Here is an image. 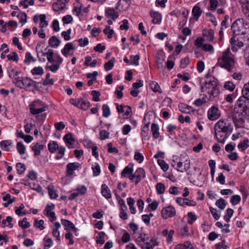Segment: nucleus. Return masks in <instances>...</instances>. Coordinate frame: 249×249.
I'll return each instance as SVG.
<instances>
[{"label":"nucleus","instance_id":"1","mask_svg":"<svg viewBox=\"0 0 249 249\" xmlns=\"http://www.w3.org/2000/svg\"><path fill=\"white\" fill-rule=\"evenodd\" d=\"M214 129L218 142L224 143L231 133L233 127L228 119H221L214 124Z\"/></svg>","mask_w":249,"mask_h":249},{"label":"nucleus","instance_id":"2","mask_svg":"<svg viewBox=\"0 0 249 249\" xmlns=\"http://www.w3.org/2000/svg\"><path fill=\"white\" fill-rule=\"evenodd\" d=\"M201 92L206 98L209 96V100H212L219 93L217 79L207 74L204 83L201 85Z\"/></svg>","mask_w":249,"mask_h":249},{"label":"nucleus","instance_id":"3","mask_svg":"<svg viewBox=\"0 0 249 249\" xmlns=\"http://www.w3.org/2000/svg\"><path fill=\"white\" fill-rule=\"evenodd\" d=\"M235 64V57L231 52L229 48L222 53V55L218 59V65L221 68H225L231 71Z\"/></svg>","mask_w":249,"mask_h":249},{"label":"nucleus","instance_id":"4","mask_svg":"<svg viewBox=\"0 0 249 249\" xmlns=\"http://www.w3.org/2000/svg\"><path fill=\"white\" fill-rule=\"evenodd\" d=\"M15 84L20 89H24L26 91H33L37 89L36 82L29 77H16Z\"/></svg>","mask_w":249,"mask_h":249},{"label":"nucleus","instance_id":"5","mask_svg":"<svg viewBox=\"0 0 249 249\" xmlns=\"http://www.w3.org/2000/svg\"><path fill=\"white\" fill-rule=\"evenodd\" d=\"M231 30L234 36L246 35L249 31V25L243 18H238L232 24Z\"/></svg>","mask_w":249,"mask_h":249},{"label":"nucleus","instance_id":"6","mask_svg":"<svg viewBox=\"0 0 249 249\" xmlns=\"http://www.w3.org/2000/svg\"><path fill=\"white\" fill-rule=\"evenodd\" d=\"M29 109L30 113L36 115L47 110L48 106L42 102L37 100L30 104Z\"/></svg>","mask_w":249,"mask_h":249},{"label":"nucleus","instance_id":"7","mask_svg":"<svg viewBox=\"0 0 249 249\" xmlns=\"http://www.w3.org/2000/svg\"><path fill=\"white\" fill-rule=\"evenodd\" d=\"M121 176L124 178H128L130 180H135V184H137L145 176V172H121Z\"/></svg>","mask_w":249,"mask_h":249},{"label":"nucleus","instance_id":"8","mask_svg":"<svg viewBox=\"0 0 249 249\" xmlns=\"http://www.w3.org/2000/svg\"><path fill=\"white\" fill-rule=\"evenodd\" d=\"M221 116V112L217 106L213 105L208 111L207 116L211 121L218 119Z\"/></svg>","mask_w":249,"mask_h":249},{"label":"nucleus","instance_id":"9","mask_svg":"<svg viewBox=\"0 0 249 249\" xmlns=\"http://www.w3.org/2000/svg\"><path fill=\"white\" fill-rule=\"evenodd\" d=\"M176 214V209L171 205L164 207L161 211L162 217L165 219L174 216Z\"/></svg>","mask_w":249,"mask_h":249},{"label":"nucleus","instance_id":"10","mask_svg":"<svg viewBox=\"0 0 249 249\" xmlns=\"http://www.w3.org/2000/svg\"><path fill=\"white\" fill-rule=\"evenodd\" d=\"M237 106L239 108H242L241 110L245 115L249 114V100H246L244 97H240L237 100Z\"/></svg>","mask_w":249,"mask_h":249},{"label":"nucleus","instance_id":"11","mask_svg":"<svg viewBox=\"0 0 249 249\" xmlns=\"http://www.w3.org/2000/svg\"><path fill=\"white\" fill-rule=\"evenodd\" d=\"M116 106L118 112L123 113L124 119H127L130 114H132V109L129 106L119 105L118 104H116Z\"/></svg>","mask_w":249,"mask_h":249},{"label":"nucleus","instance_id":"12","mask_svg":"<svg viewBox=\"0 0 249 249\" xmlns=\"http://www.w3.org/2000/svg\"><path fill=\"white\" fill-rule=\"evenodd\" d=\"M41 45L38 44L36 46V51L37 54H38L39 53H42L43 56H46L48 61L50 63L55 62L54 57V52L52 49H49L48 52L43 53L42 51L40 50Z\"/></svg>","mask_w":249,"mask_h":249},{"label":"nucleus","instance_id":"13","mask_svg":"<svg viewBox=\"0 0 249 249\" xmlns=\"http://www.w3.org/2000/svg\"><path fill=\"white\" fill-rule=\"evenodd\" d=\"M176 202L180 206H184L186 205L188 206H195L196 205V202L193 200H190L188 198L177 197L176 199Z\"/></svg>","mask_w":249,"mask_h":249},{"label":"nucleus","instance_id":"14","mask_svg":"<svg viewBox=\"0 0 249 249\" xmlns=\"http://www.w3.org/2000/svg\"><path fill=\"white\" fill-rule=\"evenodd\" d=\"M232 120L236 128L244 127V124L245 122V118L241 116L240 115L237 117L236 115L232 116Z\"/></svg>","mask_w":249,"mask_h":249},{"label":"nucleus","instance_id":"15","mask_svg":"<svg viewBox=\"0 0 249 249\" xmlns=\"http://www.w3.org/2000/svg\"><path fill=\"white\" fill-rule=\"evenodd\" d=\"M69 0H57V2L53 4V8L54 11H58L64 9L66 7V3L68 2Z\"/></svg>","mask_w":249,"mask_h":249},{"label":"nucleus","instance_id":"16","mask_svg":"<svg viewBox=\"0 0 249 249\" xmlns=\"http://www.w3.org/2000/svg\"><path fill=\"white\" fill-rule=\"evenodd\" d=\"M178 108L179 111L183 113L188 114L190 112H194L195 109L191 106L187 105L184 103H180L178 104Z\"/></svg>","mask_w":249,"mask_h":249},{"label":"nucleus","instance_id":"17","mask_svg":"<svg viewBox=\"0 0 249 249\" xmlns=\"http://www.w3.org/2000/svg\"><path fill=\"white\" fill-rule=\"evenodd\" d=\"M151 17L153 18L152 22L154 24H160L161 21L162 16L161 14L152 10L149 12Z\"/></svg>","mask_w":249,"mask_h":249},{"label":"nucleus","instance_id":"18","mask_svg":"<svg viewBox=\"0 0 249 249\" xmlns=\"http://www.w3.org/2000/svg\"><path fill=\"white\" fill-rule=\"evenodd\" d=\"M63 140L69 148H71L70 146L73 145L75 142L71 133L66 134L63 137Z\"/></svg>","mask_w":249,"mask_h":249},{"label":"nucleus","instance_id":"19","mask_svg":"<svg viewBox=\"0 0 249 249\" xmlns=\"http://www.w3.org/2000/svg\"><path fill=\"white\" fill-rule=\"evenodd\" d=\"M203 36L206 37V40L212 41L214 38V31L211 29H204L202 32Z\"/></svg>","mask_w":249,"mask_h":249},{"label":"nucleus","instance_id":"20","mask_svg":"<svg viewBox=\"0 0 249 249\" xmlns=\"http://www.w3.org/2000/svg\"><path fill=\"white\" fill-rule=\"evenodd\" d=\"M105 15L107 18H111L114 20L119 17L118 13L113 8H107L106 10Z\"/></svg>","mask_w":249,"mask_h":249},{"label":"nucleus","instance_id":"21","mask_svg":"<svg viewBox=\"0 0 249 249\" xmlns=\"http://www.w3.org/2000/svg\"><path fill=\"white\" fill-rule=\"evenodd\" d=\"M158 245V242L154 239H151L149 242L139 245L142 249H153V247Z\"/></svg>","mask_w":249,"mask_h":249},{"label":"nucleus","instance_id":"22","mask_svg":"<svg viewBox=\"0 0 249 249\" xmlns=\"http://www.w3.org/2000/svg\"><path fill=\"white\" fill-rule=\"evenodd\" d=\"M101 194L106 198L109 199L111 197L110 191L107 185L105 184L102 185Z\"/></svg>","mask_w":249,"mask_h":249},{"label":"nucleus","instance_id":"23","mask_svg":"<svg viewBox=\"0 0 249 249\" xmlns=\"http://www.w3.org/2000/svg\"><path fill=\"white\" fill-rule=\"evenodd\" d=\"M60 227V224L59 222H55L54 224V226L53 227V231L52 232V234L54 237H56V240L58 241H60V233L58 231L59 228Z\"/></svg>","mask_w":249,"mask_h":249},{"label":"nucleus","instance_id":"24","mask_svg":"<svg viewBox=\"0 0 249 249\" xmlns=\"http://www.w3.org/2000/svg\"><path fill=\"white\" fill-rule=\"evenodd\" d=\"M60 42V40L54 36H51L49 40V45L52 48H57Z\"/></svg>","mask_w":249,"mask_h":249},{"label":"nucleus","instance_id":"25","mask_svg":"<svg viewBox=\"0 0 249 249\" xmlns=\"http://www.w3.org/2000/svg\"><path fill=\"white\" fill-rule=\"evenodd\" d=\"M61 223L65 227V229L66 230L74 229L75 231L76 229L75 228L73 224L68 220L64 219H61Z\"/></svg>","mask_w":249,"mask_h":249},{"label":"nucleus","instance_id":"26","mask_svg":"<svg viewBox=\"0 0 249 249\" xmlns=\"http://www.w3.org/2000/svg\"><path fill=\"white\" fill-rule=\"evenodd\" d=\"M151 131L152 135L154 139H157L160 135L159 127L157 124L153 123L151 125Z\"/></svg>","mask_w":249,"mask_h":249},{"label":"nucleus","instance_id":"27","mask_svg":"<svg viewBox=\"0 0 249 249\" xmlns=\"http://www.w3.org/2000/svg\"><path fill=\"white\" fill-rule=\"evenodd\" d=\"M49 195L51 199H56L58 196L55 191L54 190V187L53 185L50 184L47 187Z\"/></svg>","mask_w":249,"mask_h":249},{"label":"nucleus","instance_id":"28","mask_svg":"<svg viewBox=\"0 0 249 249\" xmlns=\"http://www.w3.org/2000/svg\"><path fill=\"white\" fill-rule=\"evenodd\" d=\"M202 10L200 7L196 5L192 9V14L196 18L197 20L199 17L201 16L202 13Z\"/></svg>","mask_w":249,"mask_h":249},{"label":"nucleus","instance_id":"29","mask_svg":"<svg viewBox=\"0 0 249 249\" xmlns=\"http://www.w3.org/2000/svg\"><path fill=\"white\" fill-rule=\"evenodd\" d=\"M44 147V146L43 145L39 144L38 143H36L32 147V149L34 152L35 156H38L40 154V150H43Z\"/></svg>","mask_w":249,"mask_h":249},{"label":"nucleus","instance_id":"30","mask_svg":"<svg viewBox=\"0 0 249 249\" xmlns=\"http://www.w3.org/2000/svg\"><path fill=\"white\" fill-rule=\"evenodd\" d=\"M44 249H48L53 245V241L47 235L45 236L43 239Z\"/></svg>","mask_w":249,"mask_h":249},{"label":"nucleus","instance_id":"31","mask_svg":"<svg viewBox=\"0 0 249 249\" xmlns=\"http://www.w3.org/2000/svg\"><path fill=\"white\" fill-rule=\"evenodd\" d=\"M48 149L51 153H54L59 147L58 143L54 141L50 142L48 145Z\"/></svg>","mask_w":249,"mask_h":249},{"label":"nucleus","instance_id":"32","mask_svg":"<svg viewBox=\"0 0 249 249\" xmlns=\"http://www.w3.org/2000/svg\"><path fill=\"white\" fill-rule=\"evenodd\" d=\"M74 49V48H73L71 43H68L65 45L64 48L62 50L61 52L64 55L67 56L69 52L71 50Z\"/></svg>","mask_w":249,"mask_h":249},{"label":"nucleus","instance_id":"33","mask_svg":"<svg viewBox=\"0 0 249 249\" xmlns=\"http://www.w3.org/2000/svg\"><path fill=\"white\" fill-rule=\"evenodd\" d=\"M249 142V139L246 138L238 144L237 147L239 149H241L242 151H244L249 147V144H248Z\"/></svg>","mask_w":249,"mask_h":249},{"label":"nucleus","instance_id":"34","mask_svg":"<svg viewBox=\"0 0 249 249\" xmlns=\"http://www.w3.org/2000/svg\"><path fill=\"white\" fill-rule=\"evenodd\" d=\"M230 43L231 45L237 46V48H241L244 46V43L238 39H236L235 36L232 37L231 38Z\"/></svg>","mask_w":249,"mask_h":249},{"label":"nucleus","instance_id":"35","mask_svg":"<svg viewBox=\"0 0 249 249\" xmlns=\"http://www.w3.org/2000/svg\"><path fill=\"white\" fill-rule=\"evenodd\" d=\"M106 234L103 231L99 232L97 236L96 237V242L97 244H103L105 243V237Z\"/></svg>","mask_w":249,"mask_h":249},{"label":"nucleus","instance_id":"36","mask_svg":"<svg viewBox=\"0 0 249 249\" xmlns=\"http://www.w3.org/2000/svg\"><path fill=\"white\" fill-rule=\"evenodd\" d=\"M115 61V58L112 57L110 60H109L107 62H106L104 64V68L105 70L107 71H108L112 69V68L114 67V63Z\"/></svg>","mask_w":249,"mask_h":249},{"label":"nucleus","instance_id":"37","mask_svg":"<svg viewBox=\"0 0 249 249\" xmlns=\"http://www.w3.org/2000/svg\"><path fill=\"white\" fill-rule=\"evenodd\" d=\"M39 18L40 20V22L39 23V27L41 28H43L48 26V23L47 21L46 20V17L45 14H41L39 16Z\"/></svg>","mask_w":249,"mask_h":249},{"label":"nucleus","instance_id":"38","mask_svg":"<svg viewBox=\"0 0 249 249\" xmlns=\"http://www.w3.org/2000/svg\"><path fill=\"white\" fill-rule=\"evenodd\" d=\"M30 187L31 189L34 190L37 192L40 193L41 195H43L42 188L38 184H36L35 183H30Z\"/></svg>","mask_w":249,"mask_h":249},{"label":"nucleus","instance_id":"39","mask_svg":"<svg viewBox=\"0 0 249 249\" xmlns=\"http://www.w3.org/2000/svg\"><path fill=\"white\" fill-rule=\"evenodd\" d=\"M149 123L144 124L142 127L141 133V135L142 138H146V137H148L147 139H149V137H148V132L149 130Z\"/></svg>","mask_w":249,"mask_h":249},{"label":"nucleus","instance_id":"40","mask_svg":"<svg viewBox=\"0 0 249 249\" xmlns=\"http://www.w3.org/2000/svg\"><path fill=\"white\" fill-rule=\"evenodd\" d=\"M187 216L189 218L188 223L190 225H192L197 218L196 215L192 212H189L187 214Z\"/></svg>","mask_w":249,"mask_h":249},{"label":"nucleus","instance_id":"41","mask_svg":"<svg viewBox=\"0 0 249 249\" xmlns=\"http://www.w3.org/2000/svg\"><path fill=\"white\" fill-rule=\"evenodd\" d=\"M233 213V210L232 209L228 208L226 211L225 215L224 216V219L227 222H229L230 220L231 217L232 216Z\"/></svg>","mask_w":249,"mask_h":249},{"label":"nucleus","instance_id":"42","mask_svg":"<svg viewBox=\"0 0 249 249\" xmlns=\"http://www.w3.org/2000/svg\"><path fill=\"white\" fill-rule=\"evenodd\" d=\"M148 240V237H146L145 234H141L140 236L137 239L136 243L138 245H142L146 241Z\"/></svg>","mask_w":249,"mask_h":249},{"label":"nucleus","instance_id":"43","mask_svg":"<svg viewBox=\"0 0 249 249\" xmlns=\"http://www.w3.org/2000/svg\"><path fill=\"white\" fill-rule=\"evenodd\" d=\"M80 104V108L84 110H87L90 106V103L87 100H79V104Z\"/></svg>","mask_w":249,"mask_h":249},{"label":"nucleus","instance_id":"44","mask_svg":"<svg viewBox=\"0 0 249 249\" xmlns=\"http://www.w3.org/2000/svg\"><path fill=\"white\" fill-rule=\"evenodd\" d=\"M165 190V186L162 183H158L156 185V190L158 194L161 195L164 193Z\"/></svg>","mask_w":249,"mask_h":249},{"label":"nucleus","instance_id":"45","mask_svg":"<svg viewBox=\"0 0 249 249\" xmlns=\"http://www.w3.org/2000/svg\"><path fill=\"white\" fill-rule=\"evenodd\" d=\"M18 225L23 229H26L30 226V224L29 222H27V218L25 217L22 220L18 222Z\"/></svg>","mask_w":249,"mask_h":249},{"label":"nucleus","instance_id":"46","mask_svg":"<svg viewBox=\"0 0 249 249\" xmlns=\"http://www.w3.org/2000/svg\"><path fill=\"white\" fill-rule=\"evenodd\" d=\"M32 73L33 75H41L44 73V71L41 67H36L32 71Z\"/></svg>","mask_w":249,"mask_h":249},{"label":"nucleus","instance_id":"47","mask_svg":"<svg viewBox=\"0 0 249 249\" xmlns=\"http://www.w3.org/2000/svg\"><path fill=\"white\" fill-rule=\"evenodd\" d=\"M159 205V202L157 200H154L151 203H150L147 207L149 212L155 211Z\"/></svg>","mask_w":249,"mask_h":249},{"label":"nucleus","instance_id":"48","mask_svg":"<svg viewBox=\"0 0 249 249\" xmlns=\"http://www.w3.org/2000/svg\"><path fill=\"white\" fill-rule=\"evenodd\" d=\"M103 116L105 117H108L110 114V108L107 104H104L102 106Z\"/></svg>","mask_w":249,"mask_h":249},{"label":"nucleus","instance_id":"49","mask_svg":"<svg viewBox=\"0 0 249 249\" xmlns=\"http://www.w3.org/2000/svg\"><path fill=\"white\" fill-rule=\"evenodd\" d=\"M50 74L47 73L46 75V78L43 81V85L44 86H47V85H53L54 84V80L53 79L50 78Z\"/></svg>","mask_w":249,"mask_h":249},{"label":"nucleus","instance_id":"50","mask_svg":"<svg viewBox=\"0 0 249 249\" xmlns=\"http://www.w3.org/2000/svg\"><path fill=\"white\" fill-rule=\"evenodd\" d=\"M17 149L20 155H23L25 152V147L21 142H18L17 143Z\"/></svg>","mask_w":249,"mask_h":249},{"label":"nucleus","instance_id":"51","mask_svg":"<svg viewBox=\"0 0 249 249\" xmlns=\"http://www.w3.org/2000/svg\"><path fill=\"white\" fill-rule=\"evenodd\" d=\"M57 150H58V152L56 155V159L57 160L61 159L64 155L65 148L63 146H60Z\"/></svg>","mask_w":249,"mask_h":249},{"label":"nucleus","instance_id":"52","mask_svg":"<svg viewBox=\"0 0 249 249\" xmlns=\"http://www.w3.org/2000/svg\"><path fill=\"white\" fill-rule=\"evenodd\" d=\"M19 20V22L24 24L27 22V15L24 12H20L17 16Z\"/></svg>","mask_w":249,"mask_h":249},{"label":"nucleus","instance_id":"53","mask_svg":"<svg viewBox=\"0 0 249 249\" xmlns=\"http://www.w3.org/2000/svg\"><path fill=\"white\" fill-rule=\"evenodd\" d=\"M150 86L153 91L159 92L160 93L162 92L157 82L155 81L152 82V83L150 84Z\"/></svg>","mask_w":249,"mask_h":249},{"label":"nucleus","instance_id":"54","mask_svg":"<svg viewBox=\"0 0 249 249\" xmlns=\"http://www.w3.org/2000/svg\"><path fill=\"white\" fill-rule=\"evenodd\" d=\"M241 201V197L239 195H234L231 196L230 202L232 205H236Z\"/></svg>","mask_w":249,"mask_h":249},{"label":"nucleus","instance_id":"55","mask_svg":"<svg viewBox=\"0 0 249 249\" xmlns=\"http://www.w3.org/2000/svg\"><path fill=\"white\" fill-rule=\"evenodd\" d=\"M43 224L44 221L43 220H38L37 219L35 220L34 224V226L39 229L40 230H42L45 228Z\"/></svg>","mask_w":249,"mask_h":249},{"label":"nucleus","instance_id":"56","mask_svg":"<svg viewBox=\"0 0 249 249\" xmlns=\"http://www.w3.org/2000/svg\"><path fill=\"white\" fill-rule=\"evenodd\" d=\"M215 205L221 210H223L226 207L225 201L223 198H220L216 201Z\"/></svg>","mask_w":249,"mask_h":249},{"label":"nucleus","instance_id":"57","mask_svg":"<svg viewBox=\"0 0 249 249\" xmlns=\"http://www.w3.org/2000/svg\"><path fill=\"white\" fill-rule=\"evenodd\" d=\"M12 144L10 140H4L0 142V147L2 150H7V147Z\"/></svg>","mask_w":249,"mask_h":249},{"label":"nucleus","instance_id":"58","mask_svg":"<svg viewBox=\"0 0 249 249\" xmlns=\"http://www.w3.org/2000/svg\"><path fill=\"white\" fill-rule=\"evenodd\" d=\"M224 87L226 89L232 91L234 89L235 86L232 82L227 81L225 83Z\"/></svg>","mask_w":249,"mask_h":249},{"label":"nucleus","instance_id":"59","mask_svg":"<svg viewBox=\"0 0 249 249\" xmlns=\"http://www.w3.org/2000/svg\"><path fill=\"white\" fill-rule=\"evenodd\" d=\"M158 163L163 171H166L168 169V165L163 160H158Z\"/></svg>","mask_w":249,"mask_h":249},{"label":"nucleus","instance_id":"60","mask_svg":"<svg viewBox=\"0 0 249 249\" xmlns=\"http://www.w3.org/2000/svg\"><path fill=\"white\" fill-rule=\"evenodd\" d=\"M91 95H92V100L95 102H98L100 101V96L101 93L99 91L96 90H92L91 91Z\"/></svg>","mask_w":249,"mask_h":249},{"label":"nucleus","instance_id":"61","mask_svg":"<svg viewBox=\"0 0 249 249\" xmlns=\"http://www.w3.org/2000/svg\"><path fill=\"white\" fill-rule=\"evenodd\" d=\"M239 190L242 194L243 200L245 201L247 199L249 195V193L247 190L246 189L244 186L242 185L240 186Z\"/></svg>","mask_w":249,"mask_h":249},{"label":"nucleus","instance_id":"62","mask_svg":"<svg viewBox=\"0 0 249 249\" xmlns=\"http://www.w3.org/2000/svg\"><path fill=\"white\" fill-rule=\"evenodd\" d=\"M243 96L240 97H244L246 100H249V87L244 86L242 90Z\"/></svg>","mask_w":249,"mask_h":249},{"label":"nucleus","instance_id":"63","mask_svg":"<svg viewBox=\"0 0 249 249\" xmlns=\"http://www.w3.org/2000/svg\"><path fill=\"white\" fill-rule=\"evenodd\" d=\"M67 171H74L78 168V164L77 163H70L67 165Z\"/></svg>","mask_w":249,"mask_h":249},{"label":"nucleus","instance_id":"64","mask_svg":"<svg viewBox=\"0 0 249 249\" xmlns=\"http://www.w3.org/2000/svg\"><path fill=\"white\" fill-rule=\"evenodd\" d=\"M242 11L246 17L249 20V3H247V5L242 6Z\"/></svg>","mask_w":249,"mask_h":249}]
</instances>
